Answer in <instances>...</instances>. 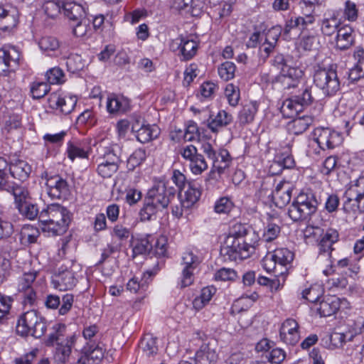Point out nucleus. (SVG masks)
Returning a JSON list of instances; mask_svg holds the SVG:
<instances>
[{
    "mask_svg": "<svg viewBox=\"0 0 364 364\" xmlns=\"http://www.w3.org/2000/svg\"><path fill=\"white\" fill-rule=\"evenodd\" d=\"M233 121V117L225 110H220L216 115H210L208 127L213 133H218L221 129L228 126Z\"/></svg>",
    "mask_w": 364,
    "mask_h": 364,
    "instance_id": "bb28decb",
    "label": "nucleus"
},
{
    "mask_svg": "<svg viewBox=\"0 0 364 364\" xmlns=\"http://www.w3.org/2000/svg\"><path fill=\"white\" fill-rule=\"evenodd\" d=\"M40 235L39 230L32 225H25L21 230L19 239L23 245H28L36 242Z\"/></svg>",
    "mask_w": 364,
    "mask_h": 364,
    "instance_id": "37998d69",
    "label": "nucleus"
},
{
    "mask_svg": "<svg viewBox=\"0 0 364 364\" xmlns=\"http://www.w3.org/2000/svg\"><path fill=\"white\" fill-rule=\"evenodd\" d=\"M151 274L147 272L144 274V277L139 280L136 277H133L129 279L127 284V289L132 293H143L146 291L148 284L149 283Z\"/></svg>",
    "mask_w": 364,
    "mask_h": 364,
    "instance_id": "ea45409f",
    "label": "nucleus"
},
{
    "mask_svg": "<svg viewBox=\"0 0 364 364\" xmlns=\"http://www.w3.org/2000/svg\"><path fill=\"white\" fill-rule=\"evenodd\" d=\"M18 213L25 218L30 220L39 218L40 212L36 203L31 201V198L16 206Z\"/></svg>",
    "mask_w": 364,
    "mask_h": 364,
    "instance_id": "58836bf2",
    "label": "nucleus"
},
{
    "mask_svg": "<svg viewBox=\"0 0 364 364\" xmlns=\"http://www.w3.org/2000/svg\"><path fill=\"white\" fill-rule=\"evenodd\" d=\"M36 272H28L23 274V277L20 279L18 283V291L22 292L23 291L33 289L31 285L36 278Z\"/></svg>",
    "mask_w": 364,
    "mask_h": 364,
    "instance_id": "774afa93",
    "label": "nucleus"
},
{
    "mask_svg": "<svg viewBox=\"0 0 364 364\" xmlns=\"http://www.w3.org/2000/svg\"><path fill=\"white\" fill-rule=\"evenodd\" d=\"M277 264L285 266L294 259V253L287 248L276 249L271 252Z\"/></svg>",
    "mask_w": 364,
    "mask_h": 364,
    "instance_id": "3c124183",
    "label": "nucleus"
},
{
    "mask_svg": "<svg viewBox=\"0 0 364 364\" xmlns=\"http://www.w3.org/2000/svg\"><path fill=\"white\" fill-rule=\"evenodd\" d=\"M182 156L189 161V168L195 175L201 174L208 168V164L202 154L198 153L196 147L189 145L183 149Z\"/></svg>",
    "mask_w": 364,
    "mask_h": 364,
    "instance_id": "f3484780",
    "label": "nucleus"
},
{
    "mask_svg": "<svg viewBox=\"0 0 364 364\" xmlns=\"http://www.w3.org/2000/svg\"><path fill=\"white\" fill-rule=\"evenodd\" d=\"M353 58L356 63L348 71V78L350 83H355L364 78V49L357 47L353 53Z\"/></svg>",
    "mask_w": 364,
    "mask_h": 364,
    "instance_id": "a878e982",
    "label": "nucleus"
},
{
    "mask_svg": "<svg viewBox=\"0 0 364 364\" xmlns=\"http://www.w3.org/2000/svg\"><path fill=\"white\" fill-rule=\"evenodd\" d=\"M314 141L322 150L333 149L341 144L340 134L330 128L318 127L314 132Z\"/></svg>",
    "mask_w": 364,
    "mask_h": 364,
    "instance_id": "ddd939ff",
    "label": "nucleus"
},
{
    "mask_svg": "<svg viewBox=\"0 0 364 364\" xmlns=\"http://www.w3.org/2000/svg\"><path fill=\"white\" fill-rule=\"evenodd\" d=\"M7 173L11 177L21 182L26 181L31 172V166L28 162L21 159H11L6 161Z\"/></svg>",
    "mask_w": 364,
    "mask_h": 364,
    "instance_id": "412c9836",
    "label": "nucleus"
},
{
    "mask_svg": "<svg viewBox=\"0 0 364 364\" xmlns=\"http://www.w3.org/2000/svg\"><path fill=\"white\" fill-rule=\"evenodd\" d=\"M47 330V321L37 311L31 310L21 314L16 324V332L22 337L41 338Z\"/></svg>",
    "mask_w": 364,
    "mask_h": 364,
    "instance_id": "39448f33",
    "label": "nucleus"
},
{
    "mask_svg": "<svg viewBox=\"0 0 364 364\" xmlns=\"http://www.w3.org/2000/svg\"><path fill=\"white\" fill-rule=\"evenodd\" d=\"M230 161V155L226 149H222L218 154H216V159L213 161V167L217 169L218 175L221 176L224 173V171L229 166Z\"/></svg>",
    "mask_w": 364,
    "mask_h": 364,
    "instance_id": "de8ad7c7",
    "label": "nucleus"
},
{
    "mask_svg": "<svg viewBox=\"0 0 364 364\" xmlns=\"http://www.w3.org/2000/svg\"><path fill=\"white\" fill-rule=\"evenodd\" d=\"M132 132L135 134L137 141L141 144L157 139L161 133L157 125L146 124L144 121L141 123L139 119L132 124Z\"/></svg>",
    "mask_w": 364,
    "mask_h": 364,
    "instance_id": "2eb2a0df",
    "label": "nucleus"
},
{
    "mask_svg": "<svg viewBox=\"0 0 364 364\" xmlns=\"http://www.w3.org/2000/svg\"><path fill=\"white\" fill-rule=\"evenodd\" d=\"M18 23V11L9 5H0V31L11 32Z\"/></svg>",
    "mask_w": 364,
    "mask_h": 364,
    "instance_id": "6ab92c4d",
    "label": "nucleus"
},
{
    "mask_svg": "<svg viewBox=\"0 0 364 364\" xmlns=\"http://www.w3.org/2000/svg\"><path fill=\"white\" fill-rule=\"evenodd\" d=\"M353 32V28L347 26H343L338 30L336 36L337 48L345 50L353 45L354 42Z\"/></svg>",
    "mask_w": 364,
    "mask_h": 364,
    "instance_id": "f704fd0d",
    "label": "nucleus"
},
{
    "mask_svg": "<svg viewBox=\"0 0 364 364\" xmlns=\"http://www.w3.org/2000/svg\"><path fill=\"white\" fill-rule=\"evenodd\" d=\"M62 10L65 17L72 22L84 21L87 16V4L82 0L62 1Z\"/></svg>",
    "mask_w": 364,
    "mask_h": 364,
    "instance_id": "dca6fc26",
    "label": "nucleus"
},
{
    "mask_svg": "<svg viewBox=\"0 0 364 364\" xmlns=\"http://www.w3.org/2000/svg\"><path fill=\"white\" fill-rule=\"evenodd\" d=\"M53 331L49 334L45 341L47 346H53L54 343H58L63 341V337L65 336L66 326L63 323H55L52 327Z\"/></svg>",
    "mask_w": 364,
    "mask_h": 364,
    "instance_id": "49530a36",
    "label": "nucleus"
},
{
    "mask_svg": "<svg viewBox=\"0 0 364 364\" xmlns=\"http://www.w3.org/2000/svg\"><path fill=\"white\" fill-rule=\"evenodd\" d=\"M200 262L199 257L194 255L193 252H183L181 262V264L183 266L181 279L179 284L181 288H185L193 283V271L198 266Z\"/></svg>",
    "mask_w": 364,
    "mask_h": 364,
    "instance_id": "f8f14e48",
    "label": "nucleus"
},
{
    "mask_svg": "<svg viewBox=\"0 0 364 364\" xmlns=\"http://www.w3.org/2000/svg\"><path fill=\"white\" fill-rule=\"evenodd\" d=\"M314 83L325 96L335 95L341 89V82L335 69L318 68L314 75Z\"/></svg>",
    "mask_w": 364,
    "mask_h": 364,
    "instance_id": "6e6552de",
    "label": "nucleus"
},
{
    "mask_svg": "<svg viewBox=\"0 0 364 364\" xmlns=\"http://www.w3.org/2000/svg\"><path fill=\"white\" fill-rule=\"evenodd\" d=\"M146 159L145 149L139 148L136 149L127 159V167L129 170H134L136 166H140Z\"/></svg>",
    "mask_w": 364,
    "mask_h": 364,
    "instance_id": "603ef678",
    "label": "nucleus"
},
{
    "mask_svg": "<svg viewBox=\"0 0 364 364\" xmlns=\"http://www.w3.org/2000/svg\"><path fill=\"white\" fill-rule=\"evenodd\" d=\"M167 252V238L165 236H160L153 244L151 253L157 257H164Z\"/></svg>",
    "mask_w": 364,
    "mask_h": 364,
    "instance_id": "69168bd1",
    "label": "nucleus"
},
{
    "mask_svg": "<svg viewBox=\"0 0 364 364\" xmlns=\"http://www.w3.org/2000/svg\"><path fill=\"white\" fill-rule=\"evenodd\" d=\"M119 148L117 146L109 147L103 154V161L110 164H114L119 168L121 162L120 156L118 154Z\"/></svg>",
    "mask_w": 364,
    "mask_h": 364,
    "instance_id": "4d7b16f0",
    "label": "nucleus"
},
{
    "mask_svg": "<svg viewBox=\"0 0 364 364\" xmlns=\"http://www.w3.org/2000/svg\"><path fill=\"white\" fill-rule=\"evenodd\" d=\"M67 155L69 159L73 161L76 158L87 159L91 151V148L88 147L85 149L71 141L68 143Z\"/></svg>",
    "mask_w": 364,
    "mask_h": 364,
    "instance_id": "09e8293b",
    "label": "nucleus"
},
{
    "mask_svg": "<svg viewBox=\"0 0 364 364\" xmlns=\"http://www.w3.org/2000/svg\"><path fill=\"white\" fill-rule=\"evenodd\" d=\"M315 21V18L312 15L298 16L294 18H291L285 22L284 27L282 28V39L286 41H290L301 36L309 26Z\"/></svg>",
    "mask_w": 364,
    "mask_h": 364,
    "instance_id": "9d476101",
    "label": "nucleus"
},
{
    "mask_svg": "<svg viewBox=\"0 0 364 364\" xmlns=\"http://www.w3.org/2000/svg\"><path fill=\"white\" fill-rule=\"evenodd\" d=\"M77 98L74 95H65L60 92H55L49 95L48 102L50 108L59 110L62 114H68L75 108Z\"/></svg>",
    "mask_w": 364,
    "mask_h": 364,
    "instance_id": "4468645a",
    "label": "nucleus"
},
{
    "mask_svg": "<svg viewBox=\"0 0 364 364\" xmlns=\"http://www.w3.org/2000/svg\"><path fill=\"white\" fill-rule=\"evenodd\" d=\"M203 2L198 0H172L171 8L181 14L198 16L202 13Z\"/></svg>",
    "mask_w": 364,
    "mask_h": 364,
    "instance_id": "5701e85b",
    "label": "nucleus"
},
{
    "mask_svg": "<svg viewBox=\"0 0 364 364\" xmlns=\"http://www.w3.org/2000/svg\"><path fill=\"white\" fill-rule=\"evenodd\" d=\"M119 169L117 166L114 164H110L105 161H102L98 164L97 168V173L103 178H108L112 177Z\"/></svg>",
    "mask_w": 364,
    "mask_h": 364,
    "instance_id": "e2e57ef3",
    "label": "nucleus"
},
{
    "mask_svg": "<svg viewBox=\"0 0 364 364\" xmlns=\"http://www.w3.org/2000/svg\"><path fill=\"white\" fill-rule=\"evenodd\" d=\"M177 190L168 182L159 181L148 191L140 210L141 221H150L156 218V214L168 207L176 198Z\"/></svg>",
    "mask_w": 364,
    "mask_h": 364,
    "instance_id": "f03ea898",
    "label": "nucleus"
},
{
    "mask_svg": "<svg viewBox=\"0 0 364 364\" xmlns=\"http://www.w3.org/2000/svg\"><path fill=\"white\" fill-rule=\"evenodd\" d=\"M38 46L41 50L49 56H58L60 54V43L58 40L53 36L43 37Z\"/></svg>",
    "mask_w": 364,
    "mask_h": 364,
    "instance_id": "e433bc0d",
    "label": "nucleus"
},
{
    "mask_svg": "<svg viewBox=\"0 0 364 364\" xmlns=\"http://www.w3.org/2000/svg\"><path fill=\"white\" fill-rule=\"evenodd\" d=\"M139 347L147 357L153 356L158 352L156 338L151 336H144L140 341Z\"/></svg>",
    "mask_w": 364,
    "mask_h": 364,
    "instance_id": "8fccbe9b",
    "label": "nucleus"
},
{
    "mask_svg": "<svg viewBox=\"0 0 364 364\" xmlns=\"http://www.w3.org/2000/svg\"><path fill=\"white\" fill-rule=\"evenodd\" d=\"M3 55L0 56V62L7 65V69H16L18 66L20 55L15 48L3 50Z\"/></svg>",
    "mask_w": 364,
    "mask_h": 364,
    "instance_id": "a18cd8bd",
    "label": "nucleus"
},
{
    "mask_svg": "<svg viewBox=\"0 0 364 364\" xmlns=\"http://www.w3.org/2000/svg\"><path fill=\"white\" fill-rule=\"evenodd\" d=\"M154 239L151 235L137 239L133 247L134 255L150 254Z\"/></svg>",
    "mask_w": 364,
    "mask_h": 364,
    "instance_id": "a19ab883",
    "label": "nucleus"
},
{
    "mask_svg": "<svg viewBox=\"0 0 364 364\" xmlns=\"http://www.w3.org/2000/svg\"><path fill=\"white\" fill-rule=\"evenodd\" d=\"M225 94L230 105L235 107L238 104L240 98V92L238 87L232 83L228 84L225 87Z\"/></svg>",
    "mask_w": 364,
    "mask_h": 364,
    "instance_id": "680f3d73",
    "label": "nucleus"
},
{
    "mask_svg": "<svg viewBox=\"0 0 364 364\" xmlns=\"http://www.w3.org/2000/svg\"><path fill=\"white\" fill-rule=\"evenodd\" d=\"M74 296L72 294H63L61 297L55 294L47 295L44 304L47 309H58V314L66 315L72 309Z\"/></svg>",
    "mask_w": 364,
    "mask_h": 364,
    "instance_id": "a211bd4d",
    "label": "nucleus"
},
{
    "mask_svg": "<svg viewBox=\"0 0 364 364\" xmlns=\"http://www.w3.org/2000/svg\"><path fill=\"white\" fill-rule=\"evenodd\" d=\"M66 65L70 72L75 73L85 68V61L82 58L81 55L71 54L67 59Z\"/></svg>",
    "mask_w": 364,
    "mask_h": 364,
    "instance_id": "5fc2aeb1",
    "label": "nucleus"
},
{
    "mask_svg": "<svg viewBox=\"0 0 364 364\" xmlns=\"http://www.w3.org/2000/svg\"><path fill=\"white\" fill-rule=\"evenodd\" d=\"M47 81L52 85L62 84L65 81V73L59 67L49 69L46 74Z\"/></svg>",
    "mask_w": 364,
    "mask_h": 364,
    "instance_id": "6e6d98bb",
    "label": "nucleus"
},
{
    "mask_svg": "<svg viewBox=\"0 0 364 364\" xmlns=\"http://www.w3.org/2000/svg\"><path fill=\"white\" fill-rule=\"evenodd\" d=\"M311 122V118L308 116L298 117L289 123V131L294 135L301 134L309 127Z\"/></svg>",
    "mask_w": 364,
    "mask_h": 364,
    "instance_id": "79ce46f5",
    "label": "nucleus"
},
{
    "mask_svg": "<svg viewBox=\"0 0 364 364\" xmlns=\"http://www.w3.org/2000/svg\"><path fill=\"white\" fill-rule=\"evenodd\" d=\"M320 202L311 191L299 193L288 210V215L294 222L307 220L316 213Z\"/></svg>",
    "mask_w": 364,
    "mask_h": 364,
    "instance_id": "20e7f679",
    "label": "nucleus"
},
{
    "mask_svg": "<svg viewBox=\"0 0 364 364\" xmlns=\"http://www.w3.org/2000/svg\"><path fill=\"white\" fill-rule=\"evenodd\" d=\"M259 236L247 224L235 223L230 229L220 248V254L231 261L245 259L255 252Z\"/></svg>",
    "mask_w": 364,
    "mask_h": 364,
    "instance_id": "f257e3e1",
    "label": "nucleus"
},
{
    "mask_svg": "<svg viewBox=\"0 0 364 364\" xmlns=\"http://www.w3.org/2000/svg\"><path fill=\"white\" fill-rule=\"evenodd\" d=\"M343 210L355 215L364 213V177H360L346 191Z\"/></svg>",
    "mask_w": 364,
    "mask_h": 364,
    "instance_id": "0eeeda50",
    "label": "nucleus"
},
{
    "mask_svg": "<svg viewBox=\"0 0 364 364\" xmlns=\"http://www.w3.org/2000/svg\"><path fill=\"white\" fill-rule=\"evenodd\" d=\"M340 304L341 301L339 298L335 296H327L319 302L317 311L321 316H330L339 309Z\"/></svg>",
    "mask_w": 364,
    "mask_h": 364,
    "instance_id": "7c9ffc66",
    "label": "nucleus"
},
{
    "mask_svg": "<svg viewBox=\"0 0 364 364\" xmlns=\"http://www.w3.org/2000/svg\"><path fill=\"white\" fill-rule=\"evenodd\" d=\"M218 360V354L215 349L210 348V344L203 343L196 351L193 364H215Z\"/></svg>",
    "mask_w": 364,
    "mask_h": 364,
    "instance_id": "c85d7f7f",
    "label": "nucleus"
},
{
    "mask_svg": "<svg viewBox=\"0 0 364 364\" xmlns=\"http://www.w3.org/2000/svg\"><path fill=\"white\" fill-rule=\"evenodd\" d=\"M43 9L48 17L53 18L63 11L62 2L48 1L43 4Z\"/></svg>",
    "mask_w": 364,
    "mask_h": 364,
    "instance_id": "052dcab7",
    "label": "nucleus"
},
{
    "mask_svg": "<svg viewBox=\"0 0 364 364\" xmlns=\"http://www.w3.org/2000/svg\"><path fill=\"white\" fill-rule=\"evenodd\" d=\"M280 231L281 229L278 225L269 223L264 228L262 239L267 242H270L279 236Z\"/></svg>",
    "mask_w": 364,
    "mask_h": 364,
    "instance_id": "0e129e2a",
    "label": "nucleus"
},
{
    "mask_svg": "<svg viewBox=\"0 0 364 364\" xmlns=\"http://www.w3.org/2000/svg\"><path fill=\"white\" fill-rule=\"evenodd\" d=\"M0 191H6L14 196L15 207L31 198L25 187L9 180L6 159L4 157H0Z\"/></svg>",
    "mask_w": 364,
    "mask_h": 364,
    "instance_id": "1a4fd4ad",
    "label": "nucleus"
},
{
    "mask_svg": "<svg viewBox=\"0 0 364 364\" xmlns=\"http://www.w3.org/2000/svg\"><path fill=\"white\" fill-rule=\"evenodd\" d=\"M76 341L75 335L67 337L65 341H61L58 343L56 348L55 359L58 363H65L69 360L72 352V348Z\"/></svg>",
    "mask_w": 364,
    "mask_h": 364,
    "instance_id": "2f4dec72",
    "label": "nucleus"
},
{
    "mask_svg": "<svg viewBox=\"0 0 364 364\" xmlns=\"http://www.w3.org/2000/svg\"><path fill=\"white\" fill-rule=\"evenodd\" d=\"M236 66L230 61H225L220 64L218 68V75L221 79L228 81L235 77Z\"/></svg>",
    "mask_w": 364,
    "mask_h": 364,
    "instance_id": "864d4df0",
    "label": "nucleus"
},
{
    "mask_svg": "<svg viewBox=\"0 0 364 364\" xmlns=\"http://www.w3.org/2000/svg\"><path fill=\"white\" fill-rule=\"evenodd\" d=\"M293 191L294 186L289 181H282L278 183L274 190L271 193L275 205L282 208L289 204Z\"/></svg>",
    "mask_w": 364,
    "mask_h": 364,
    "instance_id": "aec40b11",
    "label": "nucleus"
},
{
    "mask_svg": "<svg viewBox=\"0 0 364 364\" xmlns=\"http://www.w3.org/2000/svg\"><path fill=\"white\" fill-rule=\"evenodd\" d=\"M50 90V85L43 82H34L31 87V92L33 99L43 97Z\"/></svg>",
    "mask_w": 364,
    "mask_h": 364,
    "instance_id": "bf43d9fd",
    "label": "nucleus"
},
{
    "mask_svg": "<svg viewBox=\"0 0 364 364\" xmlns=\"http://www.w3.org/2000/svg\"><path fill=\"white\" fill-rule=\"evenodd\" d=\"M77 279L72 270L65 269L59 271L53 278L54 287L60 291H67L75 287Z\"/></svg>",
    "mask_w": 364,
    "mask_h": 364,
    "instance_id": "b1692460",
    "label": "nucleus"
},
{
    "mask_svg": "<svg viewBox=\"0 0 364 364\" xmlns=\"http://www.w3.org/2000/svg\"><path fill=\"white\" fill-rule=\"evenodd\" d=\"M282 81L283 83L287 84V87H294L296 86L298 80L302 76L301 70L290 67L284 66L280 71Z\"/></svg>",
    "mask_w": 364,
    "mask_h": 364,
    "instance_id": "c9c22d12",
    "label": "nucleus"
},
{
    "mask_svg": "<svg viewBox=\"0 0 364 364\" xmlns=\"http://www.w3.org/2000/svg\"><path fill=\"white\" fill-rule=\"evenodd\" d=\"M47 193L51 199H65L70 194L68 181L59 175L49 176L45 173Z\"/></svg>",
    "mask_w": 364,
    "mask_h": 364,
    "instance_id": "9b49d317",
    "label": "nucleus"
},
{
    "mask_svg": "<svg viewBox=\"0 0 364 364\" xmlns=\"http://www.w3.org/2000/svg\"><path fill=\"white\" fill-rule=\"evenodd\" d=\"M299 46L306 51H311L317 48L318 46V38L313 34H301Z\"/></svg>",
    "mask_w": 364,
    "mask_h": 364,
    "instance_id": "13d9d810",
    "label": "nucleus"
},
{
    "mask_svg": "<svg viewBox=\"0 0 364 364\" xmlns=\"http://www.w3.org/2000/svg\"><path fill=\"white\" fill-rule=\"evenodd\" d=\"M182 192H179L178 198L181 200V205L185 208H191L195 204L200 197L201 193L199 189V185L196 181L189 182L186 184V187L183 189Z\"/></svg>",
    "mask_w": 364,
    "mask_h": 364,
    "instance_id": "393cba45",
    "label": "nucleus"
},
{
    "mask_svg": "<svg viewBox=\"0 0 364 364\" xmlns=\"http://www.w3.org/2000/svg\"><path fill=\"white\" fill-rule=\"evenodd\" d=\"M338 232L335 229L329 228L321 236L318 244L319 254H326L328 255L333 251L332 245L338 240Z\"/></svg>",
    "mask_w": 364,
    "mask_h": 364,
    "instance_id": "473e14b6",
    "label": "nucleus"
},
{
    "mask_svg": "<svg viewBox=\"0 0 364 364\" xmlns=\"http://www.w3.org/2000/svg\"><path fill=\"white\" fill-rule=\"evenodd\" d=\"M259 103L257 101H250L245 104L238 113V122L240 125L252 123L258 111Z\"/></svg>",
    "mask_w": 364,
    "mask_h": 364,
    "instance_id": "72a5a7b5",
    "label": "nucleus"
},
{
    "mask_svg": "<svg viewBox=\"0 0 364 364\" xmlns=\"http://www.w3.org/2000/svg\"><path fill=\"white\" fill-rule=\"evenodd\" d=\"M39 221L42 223V229L52 235L64 234L71 221L70 212L59 203L48 205L40 212Z\"/></svg>",
    "mask_w": 364,
    "mask_h": 364,
    "instance_id": "7ed1b4c3",
    "label": "nucleus"
},
{
    "mask_svg": "<svg viewBox=\"0 0 364 364\" xmlns=\"http://www.w3.org/2000/svg\"><path fill=\"white\" fill-rule=\"evenodd\" d=\"M295 161L291 154V144H287L281 150L277 151L274 159V165H277L282 168H292L295 166Z\"/></svg>",
    "mask_w": 364,
    "mask_h": 364,
    "instance_id": "c756f323",
    "label": "nucleus"
},
{
    "mask_svg": "<svg viewBox=\"0 0 364 364\" xmlns=\"http://www.w3.org/2000/svg\"><path fill=\"white\" fill-rule=\"evenodd\" d=\"M184 139L188 141L200 140L199 129L193 121L188 122L184 133Z\"/></svg>",
    "mask_w": 364,
    "mask_h": 364,
    "instance_id": "338daca9",
    "label": "nucleus"
},
{
    "mask_svg": "<svg viewBox=\"0 0 364 364\" xmlns=\"http://www.w3.org/2000/svg\"><path fill=\"white\" fill-rule=\"evenodd\" d=\"M130 108L129 100L120 95L111 94L107 99V109L109 114L124 113Z\"/></svg>",
    "mask_w": 364,
    "mask_h": 364,
    "instance_id": "cd10ccee",
    "label": "nucleus"
},
{
    "mask_svg": "<svg viewBox=\"0 0 364 364\" xmlns=\"http://www.w3.org/2000/svg\"><path fill=\"white\" fill-rule=\"evenodd\" d=\"M298 327V323L294 319L285 320L280 328L281 340L288 345H295L299 340Z\"/></svg>",
    "mask_w": 364,
    "mask_h": 364,
    "instance_id": "4be33fe9",
    "label": "nucleus"
},
{
    "mask_svg": "<svg viewBox=\"0 0 364 364\" xmlns=\"http://www.w3.org/2000/svg\"><path fill=\"white\" fill-rule=\"evenodd\" d=\"M315 90L312 86L302 87L296 95L283 102L281 112L287 117L296 116L316 100Z\"/></svg>",
    "mask_w": 364,
    "mask_h": 364,
    "instance_id": "423d86ee",
    "label": "nucleus"
},
{
    "mask_svg": "<svg viewBox=\"0 0 364 364\" xmlns=\"http://www.w3.org/2000/svg\"><path fill=\"white\" fill-rule=\"evenodd\" d=\"M177 48H180L181 60H189L196 55L198 46L196 41L181 37L179 46L177 45Z\"/></svg>",
    "mask_w": 364,
    "mask_h": 364,
    "instance_id": "4c0bfd02",
    "label": "nucleus"
},
{
    "mask_svg": "<svg viewBox=\"0 0 364 364\" xmlns=\"http://www.w3.org/2000/svg\"><path fill=\"white\" fill-rule=\"evenodd\" d=\"M338 16V11H332L331 13L329 12L328 17L323 20L321 29L324 35L331 36L335 33L339 25Z\"/></svg>",
    "mask_w": 364,
    "mask_h": 364,
    "instance_id": "c03bdc74",
    "label": "nucleus"
}]
</instances>
